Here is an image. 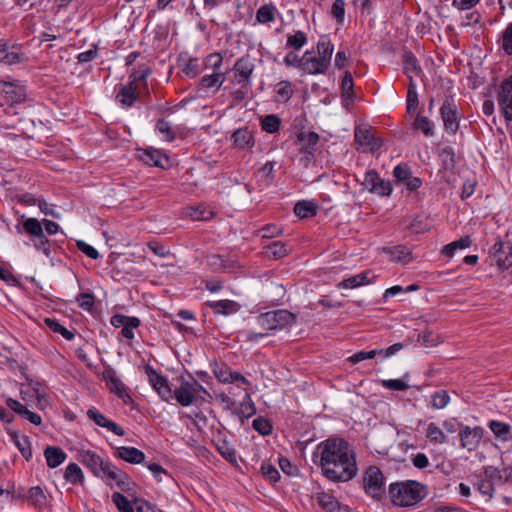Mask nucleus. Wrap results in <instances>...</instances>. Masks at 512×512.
I'll return each instance as SVG.
<instances>
[{
    "mask_svg": "<svg viewBox=\"0 0 512 512\" xmlns=\"http://www.w3.org/2000/svg\"><path fill=\"white\" fill-rule=\"evenodd\" d=\"M45 324L47 325V327L53 331L54 333H59L63 336V338H65L66 340H73L74 337H75V334L74 332L68 330L67 328H65L63 325H61L57 320L55 319H52V318H46L45 319Z\"/></svg>",
    "mask_w": 512,
    "mask_h": 512,
    "instance_id": "obj_47",
    "label": "nucleus"
},
{
    "mask_svg": "<svg viewBox=\"0 0 512 512\" xmlns=\"http://www.w3.org/2000/svg\"><path fill=\"white\" fill-rule=\"evenodd\" d=\"M368 276H369L368 271L361 272L359 274L350 276V277L342 280L338 284V287L343 288V289H354V288L360 287L362 285L369 284L371 281Z\"/></svg>",
    "mask_w": 512,
    "mask_h": 512,
    "instance_id": "obj_32",
    "label": "nucleus"
},
{
    "mask_svg": "<svg viewBox=\"0 0 512 512\" xmlns=\"http://www.w3.org/2000/svg\"><path fill=\"white\" fill-rule=\"evenodd\" d=\"M426 436L431 442L437 444H442L447 441V437L443 433L442 429L434 422H431L427 425Z\"/></svg>",
    "mask_w": 512,
    "mask_h": 512,
    "instance_id": "obj_45",
    "label": "nucleus"
},
{
    "mask_svg": "<svg viewBox=\"0 0 512 512\" xmlns=\"http://www.w3.org/2000/svg\"><path fill=\"white\" fill-rule=\"evenodd\" d=\"M22 226L33 241L35 249L42 251L48 257L50 255L49 240L44 234L43 226L49 235L58 233L60 226L54 221L43 219L40 222L33 217L24 219Z\"/></svg>",
    "mask_w": 512,
    "mask_h": 512,
    "instance_id": "obj_3",
    "label": "nucleus"
},
{
    "mask_svg": "<svg viewBox=\"0 0 512 512\" xmlns=\"http://www.w3.org/2000/svg\"><path fill=\"white\" fill-rule=\"evenodd\" d=\"M362 185L369 192L379 196H389L393 190L390 181L380 178L375 170H369L365 173Z\"/></svg>",
    "mask_w": 512,
    "mask_h": 512,
    "instance_id": "obj_11",
    "label": "nucleus"
},
{
    "mask_svg": "<svg viewBox=\"0 0 512 512\" xmlns=\"http://www.w3.org/2000/svg\"><path fill=\"white\" fill-rule=\"evenodd\" d=\"M460 441L461 446L468 451L475 450L483 437V428L476 426L474 428H471L469 426H464L460 432Z\"/></svg>",
    "mask_w": 512,
    "mask_h": 512,
    "instance_id": "obj_18",
    "label": "nucleus"
},
{
    "mask_svg": "<svg viewBox=\"0 0 512 512\" xmlns=\"http://www.w3.org/2000/svg\"><path fill=\"white\" fill-rule=\"evenodd\" d=\"M319 142V135L316 132H300L297 135V143L300 150L307 154H313Z\"/></svg>",
    "mask_w": 512,
    "mask_h": 512,
    "instance_id": "obj_25",
    "label": "nucleus"
},
{
    "mask_svg": "<svg viewBox=\"0 0 512 512\" xmlns=\"http://www.w3.org/2000/svg\"><path fill=\"white\" fill-rule=\"evenodd\" d=\"M354 83L352 74L348 71L345 72L342 80H341V91L342 97L347 101H353L355 99L354 93Z\"/></svg>",
    "mask_w": 512,
    "mask_h": 512,
    "instance_id": "obj_44",
    "label": "nucleus"
},
{
    "mask_svg": "<svg viewBox=\"0 0 512 512\" xmlns=\"http://www.w3.org/2000/svg\"><path fill=\"white\" fill-rule=\"evenodd\" d=\"M112 501L119 512H134V508L130 501L120 492H114L112 494Z\"/></svg>",
    "mask_w": 512,
    "mask_h": 512,
    "instance_id": "obj_50",
    "label": "nucleus"
},
{
    "mask_svg": "<svg viewBox=\"0 0 512 512\" xmlns=\"http://www.w3.org/2000/svg\"><path fill=\"white\" fill-rule=\"evenodd\" d=\"M207 62L213 67V73L201 78V86L206 89L213 87L218 89L225 81V74L220 71L222 57L219 54H211L207 57Z\"/></svg>",
    "mask_w": 512,
    "mask_h": 512,
    "instance_id": "obj_12",
    "label": "nucleus"
},
{
    "mask_svg": "<svg viewBox=\"0 0 512 512\" xmlns=\"http://www.w3.org/2000/svg\"><path fill=\"white\" fill-rule=\"evenodd\" d=\"M140 326V320L134 316H128L126 319L124 326L121 330V334L126 339H133L134 332L133 329H136Z\"/></svg>",
    "mask_w": 512,
    "mask_h": 512,
    "instance_id": "obj_55",
    "label": "nucleus"
},
{
    "mask_svg": "<svg viewBox=\"0 0 512 512\" xmlns=\"http://www.w3.org/2000/svg\"><path fill=\"white\" fill-rule=\"evenodd\" d=\"M144 371L148 377L149 383L159 397L163 401L169 402L173 398L174 393L172 392L167 378L159 374L151 365H145Z\"/></svg>",
    "mask_w": 512,
    "mask_h": 512,
    "instance_id": "obj_9",
    "label": "nucleus"
},
{
    "mask_svg": "<svg viewBox=\"0 0 512 512\" xmlns=\"http://www.w3.org/2000/svg\"><path fill=\"white\" fill-rule=\"evenodd\" d=\"M150 73L151 71L148 67L141 66L139 69L130 74L128 84H132L133 86L137 87L139 82H145Z\"/></svg>",
    "mask_w": 512,
    "mask_h": 512,
    "instance_id": "obj_59",
    "label": "nucleus"
},
{
    "mask_svg": "<svg viewBox=\"0 0 512 512\" xmlns=\"http://www.w3.org/2000/svg\"><path fill=\"white\" fill-rule=\"evenodd\" d=\"M87 417L91 421H93L97 426L106 428L107 430L113 432L117 436H123L125 434L122 427H120L116 422L107 419L102 413H100L95 408L88 409Z\"/></svg>",
    "mask_w": 512,
    "mask_h": 512,
    "instance_id": "obj_20",
    "label": "nucleus"
},
{
    "mask_svg": "<svg viewBox=\"0 0 512 512\" xmlns=\"http://www.w3.org/2000/svg\"><path fill=\"white\" fill-rule=\"evenodd\" d=\"M411 175L412 171L407 163H400L393 169V176L400 184L403 183Z\"/></svg>",
    "mask_w": 512,
    "mask_h": 512,
    "instance_id": "obj_61",
    "label": "nucleus"
},
{
    "mask_svg": "<svg viewBox=\"0 0 512 512\" xmlns=\"http://www.w3.org/2000/svg\"><path fill=\"white\" fill-rule=\"evenodd\" d=\"M277 8L272 4H265L258 8L256 12V20L260 24H268L275 21Z\"/></svg>",
    "mask_w": 512,
    "mask_h": 512,
    "instance_id": "obj_36",
    "label": "nucleus"
},
{
    "mask_svg": "<svg viewBox=\"0 0 512 512\" xmlns=\"http://www.w3.org/2000/svg\"><path fill=\"white\" fill-rule=\"evenodd\" d=\"M216 378L221 383H231L232 371L229 367L224 364H216L213 370Z\"/></svg>",
    "mask_w": 512,
    "mask_h": 512,
    "instance_id": "obj_60",
    "label": "nucleus"
},
{
    "mask_svg": "<svg viewBox=\"0 0 512 512\" xmlns=\"http://www.w3.org/2000/svg\"><path fill=\"white\" fill-rule=\"evenodd\" d=\"M258 326L265 330H282L296 322V315L286 309L261 313L255 317Z\"/></svg>",
    "mask_w": 512,
    "mask_h": 512,
    "instance_id": "obj_4",
    "label": "nucleus"
},
{
    "mask_svg": "<svg viewBox=\"0 0 512 512\" xmlns=\"http://www.w3.org/2000/svg\"><path fill=\"white\" fill-rule=\"evenodd\" d=\"M334 46L328 36L323 35L317 43V57L321 58L330 66Z\"/></svg>",
    "mask_w": 512,
    "mask_h": 512,
    "instance_id": "obj_31",
    "label": "nucleus"
},
{
    "mask_svg": "<svg viewBox=\"0 0 512 512\" xmlns=\"http://www.w3.org/2000/svg\"><path fill=\"white\" fill-rule=\"evenodd\" d=\"M187 215L192 218L193 220H208L212 217L213 213L212 211L208 210L205 207L198 206V207H189L187 209Z\"/></svg>",
    "mask_w": 512,
    "mask_h": 512,
    "instance_id": "obj_54",
    "label": "nucleus"
},
{
    "mask_svg": "<svg viewBox=\"0 0 512 512\" xmlns=\"http://www.w3.org/2000/svg\"><path fill=\"white\" fill-rule=\"evenodd\" d=\"M488 427L497 439L506 441L510 438L511 426L508 423L491 420L488 422Z\"/></svg>",
    "mask_w": 512,
    "mask_h": 512,
    "instance_id": "obj_33",
    "label": "nucleus"
},
{
    "mask_svg": "<svg viewBox=\"0 0 512 512\" xmlns=\"http://www.w3.org/2000/svg\"><path fill=\"white\" fill-rule=\"evenodd\" d=\"M44 456L49 468L60 466L67 458V454L59 447L48 446L44 450Z\"/></svg>",
    "mask_w": 512,
    "mask_h": 512,
    "instance_id": "obj_29",
    "label": "nucleus"
},
{
    "mask_svg": "<svg viewBox=\"0 0 512 512\" xmlns=\"http://www.w3.org/2000/svg\"><path fill=\"white\" fill-rule=\"evenodd\" d=\"M64 478L71 484H83L84 482V474L79 465L76 463H70L66 467Z\"/></svg>",
    "mask_w": 512,
    "mask_h": 512,
    "instance_id": "obj_38",
    "label": "nucleus"
},
{
    "mask_svg": "<svg viewBox=\"0 0 512 512\" xmlns=\"http://www.w3.org/2000/svg\"><path fill=\"white\" fill-rule=\"evenodd\" d=\"M1 87L5 97L12 103H21L26 98V88L19 82L3 81Z\"/></svg>",
    "mask_w": 512,
    "mask_h": 512,
    "instance_id": "obj_21",
    "label": "nucleus"
},
{
    "mask_svg": "<svg viewBox=\"0 0 512 512\" xmlns=\"http://www.w3.org/2000/svg\"><path fill=\"white\" fill-rule=\"evenodd\" d=\"M431 405L434 409H442L447 406L450 396L444 390L436 391L432 396Z\"/></svg>",
    "mask_w": 512,
    "mask_h": 512,
    "instance_id": "obj_57",
    "label": "nucleus"
},
{
    "mask_svg": "<svg viewBox=\"0 0 512 512\" xmlns=\"http://www.w3.org/2000/svg\"><path fill=\"white\" fill-rule=\"evenodd\" d=\"M102 480L110 486L111 482H115L116 486L124 492L133 490L135 486L130 476L112 463L110 464L109 469L106 471L105 477Z\"/></svg>",
    "mask_w": 512,
    "mask_h": 512,
    "instance_id": "obj_14",
    "label": "nucleus"
},
{
    "mask_svg": "<svg viewBox=\"0 0 512 512\" xmlns=\"http://www.w3.org/2000/svg\"><path fill=\"white\" fill-rule=\"evenodd\" d=\"M413 128L421 131L426 137L434 135V123L425 116L417 115L413 122Z\"/></svg>",
    "mask_w": 512,
    "mask_h": 512,
    "instance_id": "obj_42",
    "label": "nucleus"
},
{
    "mask_svg": "<svg viewBox=\"0 0 512 512\" xmlns=\"http://www.w3.org/2000/svg\"><path fill=\"white\" fill-rule=\"evenodd\" d=\"M138 158L149 166L164 167L162 160L167 161V157L163 156L158 150L144 149L139 151Z\"/></svg>",
    "mask_w": 512,
    "mask_h": 512,
    "instance_id": "obj_30",
    "label": "nucleus"
},
{
    "mask_svg": "<svg viewBox=\"0 0 512 512\" xmlns=\"http://www.w3.org/2000/svg\"><path fill=\"white\" fill-rule=\"evenodd\" d=\"M307 43V36L303 31H296L295 34L288 36L286 46L295 50L301 49Z\"/></svg>",
    "mask_w": 512,
    "mask_h": 512,
    "instance_id": "obj_53",
    "label": "nucleus"
},
{
    "mask_svg": "<svg viewBox=\"0 0 512 512\" xmlns=\"http://www.w3.org/2000/svg\"><path fill=\"white\" fill-rule=\"evenodd\" d=\"M313 462L324 477L334 482L350 481L358 472L356 454L343 438L329 437L321 441L313 452Z\"/></svg>",
    "mask_w": 512,
    "mask_h": 512,
    "instance_id": "obj_1",
    "label": "nucleus"
},
{
    "mask_svg": "<svg viewBox=\"0 0 512 512\" xmlns=\"http://www.w3.org/2000/svg\"><path fill=\"white\" fill-rule=\"evenodd\" d=\"M388 495L393 506L410 508L428 496V487L416 480L396 481L389 485Z\"/></svg>",
    "mask_w": 512,
    "mask_h": 512,
    "instance_id": "obj_2",
    "label": "nucleus"
},
{
    "mask_svg": "<svg viewBox=\"0 0 512 512\" xmlns=\"http://www.w3.org/2000/svg\"><path fill=\"white\" fill-rule=\"evenodd\" d=\"M418 104H419V99H418V93H417V86H416V83L414 82V80L411 79V81H409L407 98H406L407 113L412 115L416 111Z\"/></svg>",
    "mask_w": 512,
    "mask_h": 512,
    "instance_id": "obj_39",
    "label": "nucleus"
},
{
    "mask_svg": "<svg viewBox=\"0 0 512 512\" xmlns=\"http://www.w3.org/2000/svg\"><path fill=\"white\" fill-rule=\"evenodd\" d=\"M277 100L287 102L293 96L292 84L289 81H280L275 87Z\"/></svg>",
    "mask_w": 512,
    "mask_h": 512,
    "instance_id": "obj_48",
    "label": "nucleus"
},
{
    "mask_svg": "<svg viewBox=\"0 0 512 512\" xmlns=\"http://www.w3.org/2000/svg\"><path fill=\"white\" fill-rule=\"evenodd\" d=\"M501 47L507 55L512 56V21L502 32Z\"/></svg>",
    "mask_w": 512,
    "mask_h": 512,
    "instance_id": "obj_56",
    "label": "nucleus"
},
{
    "mask_svg": "<svg viewBox=\"0 0 512 512\" xmlns=\"http://www.w3.org/2000/svg\"><path fill=\"white\" fill-rule=\"evenodd\" d=\"M254 67L249 57H241L235 62L233 67L234 79L242 88L248 89L250 87Z\"/></svg>",
    "mask_w": 512,
    "mask_h": 512,
    "instance_id": "obj_13",
    "label": "nucleus"
},
{
    "mask_svg": "<svg viewBox=\"0 0 512 512\" xmlns=\"http://www.w3.org/2000/svg\"><path fill=\"white\" fill-rule=\"evenodd\" d=\"M217 451L225 458L228 462L235 464L237 463L236 450L226 440H219L216 444Z\"/></svg>",
    "mask_w": 512,
    "mask_h": 512,
    "instance_id": "obj_43",
    "label": "nucleus"
},
{
    "mask_svg": "<svg viewBox=\"0 0 512 512\" xmlns=\"http://www.w3.org/2000/svg\"><path fill=\"white\" fill-rule=\"evenodd\" d=\"M472 240L469 236L461 237L443 247L442 253L447 257H452L456 250L470 247Z\"/></svg>",
    "mask_w": 512,
    "mask_h": 512,
    "instance_id": "obj_41",
    "label": "nucleus"
},
{
    "mask_svg": "<svg viewBox=\"0 0 512 512\" xmlns=\"http://www.w3.org/2000/svg\"><path fill=\"white\" fill-rule=\"evenodd\" d=\"M256 413V408L251 400V397L248 393H245L244 400L240 404V407L237 411V414L240 418H246L253 416Z\"/></svg>",
    "mask_w": 512,
    "mask_h": 512,
    "instance_id": "obj_49",
    "label": "nucleus"
},
{
    "mask_svg": "<svg viewBox=\"0 0 512 512\" xmlns=\"http://www.w3.org/2000/svg\"><path fill=\"white\" fill-rule=\"evenodd\" d=\"M200 393L210 396L208 391L192 378L191 381L182 380L180 387L174 390V398L180 405L186 407L191 405Z\"/></svg>",
    "mask_w": 512,
    "mask_h": 512,
    "instance_id": "obj_6",
    "label": "nucleus"
},
{
    "mask_svg": "<svg viewBox=\"0 0 512 512\" xmlns=\"http://www.w3.org/2000/svg\"><path fill=\"white\" fill-rule=\"evenodd\" d=\"M385 252L389 254L391 256V259L394 261L408 263L412 259L410 250L403 245L385 248Z\"/></svg>",
    "mask_w": 512,
    "mask_h": 512,
    "instance_id": "obj_35",
    "label": "nucleus"
},
{
    "mask_svg": "<svg viewBox=\"0 0 512 512\" xmlns=\"http://www.w3.org/2000/svg\"><path fill=\"white\" fill-rule=\"evenodd\" d=\"M215 313L221 315H231L239 311L240 305L233 300L209 301L206 303Z\"/></svg>",
    "mask_w": 512,
    "mask_h": 512,
    "instance_id": "obj_26",
    "label": "nucleus"
},
{
    "mask_svg": "<svg viewBox=\"0 0 512 512\" xmlns=\"http://www.w3.org/2000/svg\"><path fill=\"white\" fill-rule=\"evenodd\" d=\"M499 110L506 122L512 121V75L504 80L496 95Z\"/></svg>",
    "mask_w": 512,
    "mask_h": 512,
    "instance_id": "obj_10",
    "label": "nucleus"
},
{
    "mask_svg": "<svg viewBox=\"0 0 512 512\" xmlns=\"http://www.w3.org/2000/svg\"><path fill=\"white\" fill-rule=\"evenodd\" d=\"M329 65L317 56H311L309 51H306L302 56L301 70L310 75L325 74Z\"/></svg>",
    "mask_w": 512,
    "mask_h": 512,
    "instance_id": "obj_19",
    "label": "nucleus"
},
{
    "mask_svg": "<svg viewBox=\"0 0 512 512\" xmlns=\"http://www.w3.org/2000/svg\"><path fill=\"white\" fill-rule=\"evenodd\" d=\"M156 130L163 136L166 141L172 142L175 140V132L172 130L170 122L166 121L165 119H159L157 121Z\"/></svg>",
    "mask_w": 512,
    "mask_h": 512,
    "instance_id": "obj_52",
    "label": "nucleus"
},
{
    "mask_svg": "<svg viewBox=\"0 0 512 512\" xmlns=\"http://www.w3.org/2000/svg\"><path fill=\"white\" fill-rule=\"evenodd\" d=\"M79 307L86 311H91L94 307L95 297L91 293H81L76 297Z\"/></svg>",
    "mask_w": 512,
    "mask_h": 512,
    "instance_id": "obj_64",
    "label": "nucleus"
},
{
    "mask_svg": "<svg viewBox=\"0 0 512 512\" xmlns=\"http://www.w3.org/2000/svg\"><path fill=\"white\" fill-rule=\"evenodd\" d=\"M138 100V93L136 86L132 84L119 85L116 94V101L123 108H130Z\"/></svg>",
    "mask_w": 512,
    "mask_h": 512,
    "instance_id": "obj_22",
    "label": "nucleus"
},
{
    "mask_svg": "<svg viewBox=\"0 0 512 512\" xmlns=\"http://www.w3.org/2000/svg\"><path fill=\"white\" fill-rule=\"evenodd\" d=\"M255 178L260 189H266L274 182V163L266 162L255 173Z\"/></svg>",
    "mask_w": 512,
    "mask_h": 512,
    "instance_id": "obj_24",
    "label": "nucleus"
},
{
    "mask_svg": "<svg viewBox=\"0 0 512 512\" xmlns=\"http://www.w3.org/2000/svg\"><path fill=\"white\" fill-rule=\"evenodd\" d=\"M102 375L111 392L121 398L125 404L132 402L131 396L127 393L124 384L117 377V373L112 367H106Z\"/></svg>",
    "mask_w": 512,
    "mask_h": 512,
    "instance_id": "obj_16",
    "label": "nucleus"
},
{
    "mask_svg": "<svg viewBox=\"0 0 512 512\" xmlns=\"http://www.w3.org/2000/svg\"><path fill=\"white\" fill-rule=\"evenodd\" d=\"M261 472L263 476L270 482H277L280 478V474L277 468L268 462H262Z\"/></svg>",
    "mask_w": 512,
    "mask_h": 512,
    "instance_id": "obj_62",
    "label": "nucleus"
},
{
    "mask_svg": "<svg viewBox=\"0 0 512 512\" xmlns=\"http://www.w3.org/2000/svg\"><path fill=\"white\" fill-rule=\"evenodd\" d=\"M28 500L40 511L43 510L47 504V498L40 486H34L29 489Z\"/></svg>",
    "mask_w": 512,
    "mask_h": 512,
    "instance_id": "obj_37",
    "label": "nucleus"
},
{
    "mask_svg": "<svg viewBox=\"0 0 512 512\" xmlns=\"http://www.w3.org/2000/svg\"><path fill=\"white\" fill-rule=\"evenodd\" d=\"M318 206L311 201H298L294 206V213L300 218H310L316 215Z\"/></svg>",
    "mask_w": 512,
    "mask_h": 512,
    "instance_id": "obj_34",
    "label": "nucleus"
},
{
    "mask_svg": "<svg viewBox=\"0 0 512 512\" xmlns=\"http://www.w3.org/2000/svg\"><path fill=\"white\" fill-rule=\"evenodd\" d=\"M490 254L500 269L512 266V243L510 241H496L491 247Z\"/></svg>",
    "mask_w": 512,
    "mask_h": 512,
    "instance_id": "obj_15",
    "label": "nucleus"
},
{
    "mask_svg": "<svg viewBox=\"0 0 512 512\" xmlns=\"http://www.w3.org/2000/svg\"><path fill=\"white\" fill-rule=\"evenodd\" d=\"M280 123V118L277 115L270 114L263 118L261 127L267 133H275L279 130Z\"/></svg>",
    "mask_w": 512,
    "mask_h": 512,
    "instance_id": "obj_51",
    "label": "nucleus"
},
{
    "mask_svg": "<svg viewBox=\"0 0 512 512\" xmlns=\"http://www.w3.org/2000/svg\"><path fill=\"white\" fill-rule=\"evenodd\" d=\"M355 141L361 146H365L369 151H377L382 146V141L375 136L371 127H356L354 131Z\"/></svg>",
    "mask_w": 512,
    "mask_h": 512,
    "instance_id": "obj_17",
    "label": "nucleus"
},
{
    "mask_svg": "<svg viewBox=\"0 0 512 512\" xmlns=\"http://www.w3.org/2000/svg\"><path fill=\"white\" fill-rule=\"evenodd\" d=\"M402 64L403 71L408 76L409 81L413 79V76H418L422 72L419 62L412 52L405 51L403 53Z\"/></svg>",
    "mask_w": 512,
    "mask_h": 512,
    "instance_id": "obj_28",
    "label": "nucleus"
},
{
    "mask_svg": "<svg viewBox=\"0 0 512 512\" xmlns=\"http://www.w3.org/2000/svg\"><path fill=\"white\" fill-rule=\"evenodd\" d=\"M14 443L16 447L19 449L21 455L29 461L32 458V450L29 438L25 435L18 436L17 434H14Z\"/></svg>",
    "mask_w": 512,
    "mask_h": 512,
    "instance_id": "obj_46",
    "label": "nucleus"
},
{
    "mask_svg": "<svg viewBox=\"0 0 512 512\" xmlns=\"http://www.w3.org/2000/svg\"><path fill=\"white\" fill-rule=\"evenodd\" d=\"M316 500L319 506L329 512H335L339 509L338 500L331 494L320 492L316 495Z\"/></svg>",
    "mask_w": 512,
    "mask_h": 512,
    "instance_id": "obj_40",
    "label": "nucleus"
},
{
    "mask_svg": "<svg viewBox=\"0 0 512 512\" xmlns=\"http://www.w3.org/2000/svg\"><path fill=\"white\" fill-rule=\"evenodd\" d=\"M440 116L443 121L445 131L450 135H455L459 129L460 114L452 97H446L440 107Z\"/></svg>",
    "mask_w": 512,
    "mask_h": 512,
    "instance_id": "obj_8",
    "label": "nucleus"
},
{
    "mask_svg": "<svg viewBox=\"0 0 512 512\" xmlns=\"http://www.w3.org/2000/svg\"><path fill=\"white\" fill-rule=\"evenodd\" d=\"M114 456L131 464H140L145 460L141 450L130 446L116 447Z\"/></svg>",
    "mask_w": 512,
    "mask_h": 512,
    "instance_id": "obj_23",
    "label": "nucleus"
},
{
    "mask_svg": "<svg viewBox=\"0 0 512 512\" xmlns=\"http://www.w3.org/2000/svg\"><path fill=\"white\" fill-rule=\"evenodd\" d=\"M362 488L366 495L375 501L385 497V477L377 466H369L362 476Z\"/></svg>",
    "mask_w": 512,
    "mask_h": 512,
    "instance_id": "obj_5",
    "label": "nucleus"
},
{
    "mask_svg": "<svg viewBox=\"0 0 512 512\" xmlns=\"http://www.w3.org/2000/svg\"><path fill=\"white\" fill-rule=\"evenodd\" d=\"M252 426L261 435H269L272 432L271 423L263 417L254 419Z\"/></svg>",
    "mask_w": 512,
    "mask_h": 512,
    "instance_id": "obj_63",
    "label": "nucleus"
},
{
    "mask_svg": "<svg viewBox=\"0 0 512 512\" xmlns=\"http://www.w3.org/2000/svg\"><path fill=\"white\" fill-rule=\"evenodd\" d=\"M331 15L338 24H343L345 19L344 0H335L331 7Z\"/></svg>",
    "mask_w": 512,
    "mask_h": 512,
    "instance_id": "obj_58",
    "label": "nucleus"
},
{
    "mask_svg": "<svg viewBox=\"0 0 512 512\" xmlns=\"http://www.w3.org/2000/svg\"><path fill=\"white\" fill-rule=\"evenodd\" d=\"M78 460L90 470L97 478L103 479L106 471L111 464L110 461L103 459L100 455L92 450H81L78 453Z\"/></svg>",
    "mask_w": 512,
    "mask_h": 512,
    "instance_id": "obj_7",
    "label": "nucleus"
},
{
    "mask_svg": "<svg viewBox=\"0 0 512 512\" xmlns=\"http://www.w3.org/2000/svg\"><path fill=\"white\" fill-rule=\"evenodd\" d=\"M231 138L234 145L239 149H250L254 146V137L248 128L237 129Z\"/></svg>",
    "mask_w": 512,
    "mask_h": 512,
    "instance_id": "obj_27",
    "label": "nucleus"
}]
</instances>
